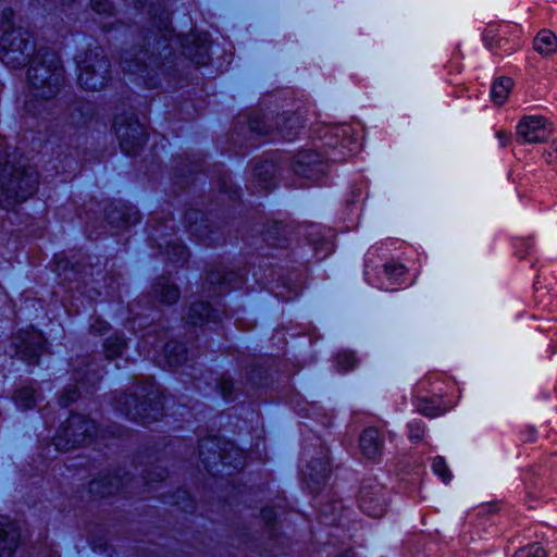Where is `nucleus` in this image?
<instances>
[{
    "label": "nucleus",
    "instance_id": "1",
    "mask_svg": "<svg viewBox=\"0 0 557 557\" xmlns=\"http://www.w3.org/2000/svg\"><path fill=\"white\" fill-rule=\"evenodd\" d=\"M175 40L181 44L184 55L191 60L197 65H203L209 61V46L208 36L193 35L191 40L182 39L181 37L172 38L170 30L162 36L161 39L156 41L153 49L160 50L158 55L152 53L148 55L147 50H138L133 48L123 53L121 59V66L124 72L137 75H144L149 67H158L162 64L161 58L171 54L172 41Z\"/></svg>",
    "mask_w": 557,
    "mask_h": 557
},
{
    "label": "nucleus",
    "instance_id": "2",
    "mask_svg": "<svg viewBox=\"0 0 557 557\" xmlns=\"http://www.w3.org/2000/svg\"><path fill=\"white\" fill-rule=\"evenodd\" d=\"M30 111L34 100H50L59 92L63 83V67L59 55L50 50H40L32 60L28 69Z\"/></svg>",
    "mask_w": 557,
    "mask_h": 557
},
{
    "label": "nucleus",
    "instance_id": "3",
    "mask_svg": "<svg viewBox=\"0 0 557 557\" xmlns=\"http://www.w3.org/2000/svg\"><path fill=\"white\" fill-rule=\"evenodd\" d=\"M134 392L115 398V408L132 420L148 424L162 416L163 404L152 379L132 387Z\"/></svg>",
    "mask_w": 557,
    "mask_h": 557
},
{
    "label": "nucleus",
    "instance_id": "4",
    "mask_svg": "<svg viewBox=\"0 0 557 557\" xmlns=\"http://www.w3.org/2000/svg\"><path fill=\"white\" fill-rule=\"evenodd\" d=\"M35 170L16 168L0 156V207L9 209L32 196L37 187Z\"/></svg>",
    "mask_w": 557,
    "mask_h": 557
},
{
    "label": "nucleus",
    "instance_id": "5",
    "mask_svg": "<svg viewBox=\"0 0 557 557\" xmlns=\"http://www.w3.org/2000/svg\"><path fill=\"white\" fill-rule=\"evenodd\" d=\"M14 13L11 9L2 12L3 35L0 39V60L8 66L21 67L28 61L35 46L30 36L23 28H12L11 18Z\"/></svg>",
    "mask_w": 557,
    "mask_h": 557
},
{
    "label": "nucleus",
    "instance_id": "6",
    "mask_svg": "<svg viewBox=\"0 0 557 557\" xmlns=\"http://www.w3.org/2000/svg\"><path fill=\"white\" fill-rule=\"evenodd\" d=\"M78 83L86 90H101L109 78L110 62L100 47L88 50L78 60Z\"/></svg>",
    "mask_w": 557,
    "mask_h": 557
},
{
    "label": "nucleus",
    "instance_id": "7",
    "mask_svg": "<svg viewBox=\"0 0 557 557\" xmlns=\"http://www.w3.org/2000/svg\"><path fill=\"white\" fill-rule=\"evenodd\" d=\"M97 432L95 421L82 414H72L53 437V445L57 450L66 451L90 443Z\"/></svg>",
    "mask_w": 557,
    "mask_h": 557
},
{
    "label": "nucleus",
    "instance_id": "8",
    "mask_svg": "<svg viewBox=\"0 0 557 557\" xmlns=\"http://www.w3.org/2000/svg\"><path fill=\"white\" fill-rule=\"evenodd\" d=\"M199 457L209 472H213L214 466L221 462L234 469L245 466L244 453L233 443H221L214 438H205L199 444Z\"/></svg>",
    "mask_w": 557,
    "mask_h": 557
},
{
    "label": "nucleus",
    "instance_id": "9",
    "mask_svg": "<svg viewBox=\"0 0 557 557\" xmlns=\"http://www.w3.org/2000/svg\"><path fill=\"white\" fill-rule=\"evenodd\" d=\"M113 126L122 150L127 154L136 153L145 141V126L133 113L116 116Z\"/></svg>",
    "mask_w": 557,
    "mask_h": 557
},
{
    "label": "nucleus",
    "instance_id": "10",
    "mask_svg": "<svg viewBox=\"0 0 557 557\" xmlns=\"http://www.w3.org/2000/svg\"><path fill=\"white\" fill-rule=\"evenodd\" d=\"M360 509L372 518H381L388 505V492L375 479L364 480L358 498Z\"/></svg>",
    "mask_w": 557,
    "mask_h": 557
},
{
    "label": "nucleus",
    "instance_id": "11",
    "mask_svg": "<svg viewBox=\"0 0 557 557\" xmlns=\"http://www.w3.org/2000/svg\"><path fill=\"white\" fill-rule=\"evenodd\" d=\"M325 144L334 148L327 156L334 162L343 161L347 157L357 153L361 147L356 137V131L348 124L332 127L330 139Z\"/></svg>",
    "mask_w": 557,
    "mask_h": 557
},
{
    "label": "nucleus",
    "instance_id": "12",
    "mask_svg": "<svg viewBox=\"0 0 557 557\" xmlns=\"http://www.w3.org/2000/svg\"><path fill=\"white\" fill-rule=\"evenodd\" d=\"M15 355L26 361L35 364L45 348V339L40 332L34 329L20 330L11 339Z\"/></svg>",
    "mask_w": 557,
    "mask_h": 557
},
{
    "label": "nucleus",
    "instance_id": "13",
    "mask_svg": "<svg viewBox=\"0 0 557 557\" xmlns=\"http://www.w3.org/2000/svg\"><path fill=\"white\" fill-rule=\"evenodd\" d=\"M550 135V124L540 115L524 116L516 127V140L520 145L544 143Z\"/></svg>",
    "mask_w": 557,
    "mask_h": 557
},
{
    "label": "nucleus",
    "instance_id": "14",
    "mask_svg": "<svg viewBox=\"0 0 557 557\" xmlns=\"http://www.w3.org/2000/svg\"><path fill=\"white\" fill-rule=\"evenodd\" d=\"M326 170L323 157L312 150H304L297 153L294 162V171L300 176L315 181L321 177Z\"/></svg>",
    "mask_w": 557,
    "mask_h": 557
},
{
    "label": "nucleus",
    "instance_id": "15",
    "mask_svg": "<svg viewBox=\"0 0 557 557\" xmlns=\"http://www.w3.org/2000/svg\"><path fill=\"white\" fill-rule=\"evenodd\" d=\"M384 445L382 433L375 428L366 429L359 441V447L362 455L373 461L380 459Z\"/></svg>",
    "mask_w": 557,
    "mask_h": 557
},
{
    "label": "nucleus",
    "instance_id": "16",
    "mask_svg": "<svg viewBox=\"0 0 557 557\" xmlns=\"http://www.w3.org/2000/svg\"><path fill=\"white\" fill-rule=\"evenodd\" d=\"M20 534L10 518L0 516V557H11L18 545Z\"/></svg>",
    "mask_w": 557,
    "mask_h": 557
},
{
    "label": "nucleus",
    "instance_id": "17",
    "mask_svg": "<svg viewBox=\"0 0 557 557\" xmlns=\"http://www.w3.org/2000/svg\"><path fill=\"white\" fill-rule=\"evenodd\" d=\"M152 297L163 305H172L180 298L178 287L166 276L159 277L151 289Z\"/></svg>",
    "mask_w": 557,
    "mask_h": 557
},
{
    "label": "nucleus",
    "instance_id": "18",
    "mask_svg": "<svg viewBox=\"0 0 557 557\" xmlns=\"http://www.w3.org/2000/svg\"><path fill=\"white\" fill-rule=\"evenodd\" d=\"M184 319L187 323L202 325L206 322L214 321L216 314L208 302L199 301L191 304Z\"/></svg>",
    "mask_w": 557,
    "mask_h": 557
},
{
    "label": "nucleus",
    "instance_id": "19",
    "mask_svg": "<svg viewBox=\"0 0 557 557\" xmlns=\"http://www.w3.org/2000/svg\"><path fill=\"white\" fill-rule=\"evenodd\" d=\"M123 485L121 478L104 475L90 482L89 492L95 496L106 497L119 492Z\"/></svg>",
    "mask_w": 557,
    "mask_h": 557
},
{
    "label": "nucleus",
    "instance_id": "20",
    "mask_svg": "<svg viewBox=\"0 0 557 557\" xmlns=\"http://www.w3.org/2000/svg\"><path fill=\"white\" fill-rule=\"evenodd\" d=\"M330 474V467L326 458L312 460L306 469L302 470L304 479L308 484L319 485L323 483Z\"/></svg>",
    "mask_w": 557,
    "mask_h": 557
},
{
    "label": "nucleus",
    "instance_id": "21",
    "mask_svg": "<svg viewBox=\"0 0 557 557\" xmlns=\"http://www.w3.org/2000/svg\"><path fill=\"white\" fill-rule=\"evenodd\" d=\"M157 232V237L162 240L158 242V246L172 262H181L187 259L188 252L177 238L164 239L162 233L159 230Z\"/></svg>",
    "mask_w": 557,
    "mask_h": 557
},
{
    "label": "nucleus",
    "instance_id": "22",
    "mask_svg": "<svg viewBox=\"0 0 557 557\" xmlns=\"http://www.w3.org/2000/svg\"><path fill=\"white\" fill-rule=\"evenodd\" d=\"M185 220L193 236L200 240H207L209 234V223L208 220L205 219L202 212L198 210H189L186 212Z\"/></svg>",
    "mask_w": 557,
    "mask_h": 557
},
{
    "label": "nucleus",
    "instance_id": "23",
    "mask_svg": "<svg viewBox=\"0 0 557 557\" xmlns=\"http://www.w3.org/2000/svg\"><path fill=\"white\" fill-rule=\"evenodd\" d=\"M534 49L541 54H550L557 49V37L548 29H542L534 39Z\"/></svg>",
    "mask_w": 557,
    "mask_h": 557
},
{
    "label": "nucleus",
    "instance_id": "24",
    "mask_svg": "<svg viewBox=\"0 0 557 557\" xmlns=\"http://www.w3.org/2000/svg\"><path fill=\"white\" fill-rule=\"evenodd\" d=\"M513 86V82L509 77H499L496 79L491 89V97L492 100L500 106L504 104L509 96V92Z\"/></svg>",
    "mask_w": 557,
    "mask_h": 557
},
{
    "label": "nucleus",
    "instance_id": "25",
    "mask_svg": "<svg viewBox=\"0 0 557 557\" xmlns=\"http://www.w3.org/2000/svg\"><path fill=\"white\" fill-rule=\"evenodd\" d=\"M164 356L170 367H177L186 360V348L178 342H169L164 346Z\"/></svg>",
    "mask_w": 557,
    "mask_h": 557
},
{
    "label": "nucleus",
    "instance_id": "26",
    "mask_svg": "<svg viewBox=\"0 0 557 557\" xmlns=\"http://www.w3.org/2000/svg\"><path fill=\"white\" fill-rule=\"evenodd\" d=\"M126 346L125 338L123 335L114 334L113 336L106 339L104 354L107 359L112 360L120 357Z\"/></svg>",
    "mask_w": 557,
    "mask_h": 557
},
{
    "label": "nucleus",
    "instance_id": "27",
    "mask_svg": "<svg viewBox=\"0 0 557 557\" xmlns=\"http://www.w3.org/2000/svg\"><path fill=\"white\" fill-rule=\"evenodd\" d=\"M237 274L233 271L226 272L224 268H219L216 270L211 271L208 274V282L210 284L216 285H230L235 286V281L237 280Z\"/></svg>",
    "mask_w": 557,
    "mask_h": 557
},
{
    "label": "nucleus",
    "instance_id": "28",
    "mask_svg": "<svg viewBox=\"0 0 557 557\" xmlns=\"http://www.w3.org/2000/svg\"><path fill=\"white\" fill-rule=\"evenodd\" d=\"M38 393L32 387H23L15 394V401L22 408H30L37 401Z\"/></svg>",
    "mask_w": 557,
    "mask_h": 557
},
{
    "label": "nucleus",
    "instance_id": "29",
    "mask_svg": "<svg viewBox=\"0 0 557 557\" xmlns=\"http://www.w3.org/2000/svg\"><path fill=\"white\" fill-rule=\"evenodd\" d=\"M435 399H426L423 397H419L418 399V410L426 416V417H436L445 411V409H442L438 405L435 404Z\"/></svg>",
    "mask_w": 557,
    "mask_h": 557
},
{
    "label": "nucleus",
    "instance_id": "30",
    "mask_svg": "<svg viewBox=\"0 0 557 557\" xmlns=\"http://www.w3.org/2000/svg\"><path fill=\"white\" fill-rule=\"evenodd\" d=\"M432 469L443 480V482L447 483L450 481L451 472L443 457L438 456L433 459Z\"/></svg>",
    "mask_w": 557,
    "mask_h": 557
},
{
    "label": "nucleus",
    "instance_id": "31",
    "mask_svg": "<svg viewBox=\"0 0 557 557\" xmlns=\"http://www.w3.org/2000/svg\"><path fill=\"white\" fill-rule=\"evenodd\" d=\"M337 367L342 371H349L355 368L357 359L350 351H342L336 356Z\"/></svg>",
    "mask_w": 557,
    "mask_h": 557
},
{
    "label": "nucleus",
    "instance_id": "32",
    "mask_svg": "<svg viewBox=\"0 0 557 557\" xmlns=\"http://www.w3.org/2000/svg\"><path fill=\"white\" fill-rule=\"evenodd\" d=\"M384 272L392 283L398 284L400 283V278L404 276L406 269L399 263H387L384 268Z\"/></svg>",
    "mask_w": 557,
    "mask_h": 557
},
{
    "label": "nucleus",
    "instance_id": "33",
    "mask_svg": "<svg viewBox=\"0 0 557 557\" xmlns=\"http://www.w3.org/2000/svg\"><path fill=\"white\" fill-rule=\"evenodd\" d=\"M513 557H546V552L539 544H531L518 549Z\"/></svg>",
    "mask_w": 557,
    "mask_h": 557
},
{
    "label": "nucleus",
    "instance_id": "34",
    "mask_svg": "<svg viewBox=\"0 0 557 557\" xmlns=\"http://www.w3.org/2000/svg\"><path fill=\"white\" fill-rule=\"evenodd\" d=\"M76 380L82 381V384H85V382H86L87 384H91L92 385V384L97 383L100 380V375L96 374L94 369H89L88 368L83 373H81V370L77 371Z\"/></svg>",
    "mask_w": 557,
    "mask_h": 557
},
{
    "label": "nucleus",
    "instance_id": "35",
    "mask_svg": "<svg viewBox=\"0 0 557 557\" xmlns=\"http://www.w3.org/2000/svg\"><path fill=\"white\" fill-rule=\"evenodd\" d=\"M78 395L79 393L76 387H66L60 397V403L62 406H67L77 399Z\"/></svg>",
    "mask_w": 557,
    "mask_h": 557
},
{
    "label": "nucleus",
    "instance_id": "36",
    "mask_svg": "<svg viewBox=\"0 0 557 557\" xmlns=\"http://www.w3.org/2000/svg\"><path fill=\"white\" fill-rule=\"evenodd\" d=\"M409 437L412 441H420L424 434V426L421 422L413 421L409 424Z\"/></svg>",
    "mask_w": 557,
    "mask_h": 557
},
{
    "label": "nucleus",
    "instance_id": "37",
    "mask_svg": "<svg viewBox=\"0 0 557 557\" xmlns=\"http://www.w3.org/2000/svg\"><path fill=\"white\" fill-rule=\"evenodd\" d=\"M91 9L99 13H110L111 12V3L108 0H90Z\"/></svg>",
    "mask_w": 557,
    "mask_h": 557
},
{
    "label": "nucleus",
    "instance_id": "38",
    "mask_svg": "<svg viewBox=\"0 0 557 557\" xmlns=\"http://www.w3.org/2000/svg\"><path fill=\"white\" fill-rule=\"evenodd\" d=\"M219 388L223 395L224 398H227L231 396L232 389H233V381L228 377L222 376L219 380Z\"/></svg>",
    "mask_w": 557,
    "mask_h": 557
},
{
    "label": "nucleus",
    "instance_id": "39",
    "mask_svg": "<svg viewBox=\"0 0 557 557\" xmlns=\"http://www.w3.org/2000/svg\"><path fill=\"white\" fill-rule=\"evenodd\" d=\"M109 329V325L106 321H102V320H99L97 319L91 325H90V330L94 332V333H99V334H102L103 332H106L107 330Z\"/></svg>",
    "mask_w": 557,
    "mask_h": 557
},
{
    "label": "nucleus",
    "instance_id": "40",
    "mask_svg": "<svg viewBox=\"0 0 557 557\" xmlns=\"http://www.w3.org/2000/svg\"><path fill=\"white\" fill-rule=\"evenodd\" d=\"M249 127L251 131L260 133V134H267L269 132L268 127L265 125H261L258 121L251 120L249 122Z\"/></svg>",
    "mask_w": 557,
    "mask_h": 557
},
{
    "label": "nucleus",
    "instance_id": "41",
    "mask_svg": "<svg viewBox=\"0 0 557 557\" xmlns=\"http://www.w3.org/2000/svg\"><path fill=\"white\" fill-rule=\"evenodd\" d=\"M543 156L547 163H555L557 161V148H549Z\"/></svg>",
    "mask_w": 557,
    "mask_h": 557
},
{
    "label": "nucleus",
    "instance_id": "42",
    "mask_svg": "<svg viewBox=\"0 0 557 557\" xmlns=\"http://www.w3.org/2000/svg\"><path fill=\"white\" fill-rule=\"evenodd\" d=\"M497 138L499 140L500 146L505 147L507 146L511 140V135L507 132L499 131L497 133Z\"/></svg>",
    "mask_w": 557,
    "mask_h": 557
},
{
    "label": "nucleus",
    "instance_id": "43",
    "mask_svg": "<svg viewBox=\"0 0 557 557\" xmlns=\"http://www.w3.org/2000/svg\"><path fill=\"white\" fill-rule=\"evenodd\" d=\"M163 473H158L157 478L156 479H149V481H161L163 480Z\"/></svg>",
    "mask_w": 557,
    "mask_h": 557
},
{
    "label": "nucleus",
    "instance_id": "44",
    "mask_svg": "<svg viewBox=\"0 0 557 557\" xmlns=\"http://www.w3.org/2000/svg\"><path fill=\"white\" fill-rule=\"evenodd\" d=\"M137 221V212H134V223Z\"/></svg>",
    "mask_w": 557,
    "mask_h": 557
},
{
    "label": "nucleus",
    "instance_id": "45",
    "mask_svg": "<svg viewBox=\"0 0 557 557\" xmlns=\"http://www.w3.org/2000/svg\"><path fill=\"white\" fill-rule=\"evenodd\" d=\"M284 136H285L286 138H288V139H292V138H290V136H289V134H284Z\"/></svg>",
    "mask_w": 557,
    "mask_h": 557
},
{
    "label": "nucleus",
    "instance_id": "46",
    "mask_svg": "<svg viewBox=\"0 0 557 557\" xmlns=\"http://www.w3.org/2000/svg\"><path fill=\"white\" fill-rule=\"evenodd\" d=\"M264 518L269 519L267 511H264Z\"/></svg>",
    "mask_w": 557,
    "mask_h": 557
},
{
    "label": "nucleus",
    "instance_id": "47",
    "mask_svg": "<svg viewBox=\"0 0 557 557\" xmlns=\"http://www.w3.org/2000/svg\"><path fill=\"white\" fill-rule=\"evenodd\" d=\"M344 557H352L351 555H345Z\"/></svg>",
    "mask_w": 557,
    "mask_h": 557
}]
</instances>
